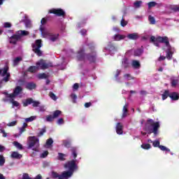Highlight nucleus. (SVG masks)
I'll return each instance as SVG.
<instances>
[{"label":"nucleus","mask_w":179,"mask_h":179,"mask_svg":"<svg viewBox=\"0 0 179 179\" xmlns=\"http://www.w3.org/2000/svg\"><path fill=\"white\" fill-rule=\"evenodd\" d=\"M71 152L73 159H76V157H78V152H76V149L72 148Z\"/></svg>","instance_id":"49530a36"},{"label":"nucleus","mask_w":179,"mask_h":179,"mask_svg":"<svg viewBox=\"0 0 179 179\" xmlns=\"http://www.w3.org/2000/svg\"><path fill=\"white\" fill-rule=\"evenodd\" d=\"M49 96L50 99H52V100H54V101H57V99H58L57 95H55V94H54L52 92H49Z\"/></svg>","instance_id":"4c0bfd02"},{"label":"nucleus","mask_w":179,"mask_h":179,"mask_svg":"<svg viewBox=\"0 0 179 179\" xmlns=\"http://www.w3.org/2000/svg\"><path fill=\"white\" fill-rule=\"evenodd\" d=\"M71 97L73 100V103H76V99H78V96H76V94H71Z\"/></svg>","instance_id":"864d4df0"},{"label":"nucleus","mask_w":179,"mask_h":179,"mask_svg":"<svg viewBox=\"0 0 179 179\" xmlns=\"http://www.w3.org/2000/svg\"><path fill=\"white\" fill-rule=\"evenodd\" d=\"M123 78H124V79H127V80H132L134 79H135V78L132 77V76H131V74L129 73H126L123 76Z\"/></svg>","instance_id":"e433bc0d"},{"label":"nucleus","mask_w":179,"mask_h":179,"mask_svg":"<svg viewBox=\"0 0 179 179\" xmlns=\"http://www.w3.org/2000/svg\"><path fill=\"white\" fill-rule=\"evenodd\" d=\"M11 157L13 159H22V155L17 153V152H13Z\"/></svg>","instance_id":"c85d7f7f"},{"label":"nucleus","mask_w":179,"mask_h":179,"mask_svg":"<svg viewBox=\"0 0 179 179\" xmlns=\"http://www.w3.org/2000/svg\"><path fill=\"white\" fill-rule=\"evenodd\" d=\"M23 92V88L20 86H17L13 90V92L11 94H8V92H5L4 94L6 95V97L8 99H16V96L20 94Z\"/></svg>","instance_id":"9d476101"},{"label":"nucleus","mask_w":179,"mask_h":179,"mask_svg":"<svg viewBox=\"0 0 179 179\" xmlns=\"http://www.w3.org/2000/svg\"><path fill=\"white\" fill-rule=\"evenodd\" d=\"M9 71V66L8 65L4 66L2 69H0V75L3 78L0 80V85H3V83H8L10 80V73L8 72Z\"/></svg>","instance_id":"20e7f679"},{"label":"nucleus","mask_w":179,"mask_h":179,"mask_svg":"<svg viewBox=\"0 0 179 179\" xmlns=\"http://www.w3.org/2000/svg\"><path fill=\"white\" fill-rule=\"evenodd\" d=\"M51 176H52V178L56 179V178H58V177H59V174H58V173L52 171L51 173Z\"/></svg>","instance_id":"79ce46f5"},{"label":"nucleus","mask_w":179,"mask_h":179,"mask_svg":"<svg viewBox=\"0 0 179 179\" xmlns=\"http://www.w3.org/2000/svg\"><path fill=\"white\" fill-rule=\"evenodd\" d=\"M141 148H142V149H144L145 150H149V149L152 148V145L149 143H143L141 145Z\"/></svg>","instance_id":"c756f323"},{"label":"nucleus","mask_w":179,"mask_h":179,"mask_svg":"<svg viewBox=\"0 0 179 179\" xmlns=\"http://www.w3.org/2000/svg\"><path fill=\"white\" fill-rule=\"evenodd\" d=\"M10 102L12 103L14 107H19V106H20L19 102L15 101V98H10Z\"/></svg>","instance_id":"7c9ffc66"},{"label":"nucleus","mask_w":179,"mask_h":179,"mask_svg":"<svg viewBox=\"0 0 179 179\" xmlns=\"http://www.w3.org/2000/svg\"><path fill=\"white\" fill-rule=\"evenodd\" d=\"M64 167L66 169V170H69V171L75 173L76 170H78V164H76V160L73 159L68 161L64 164Z\"/></svg>","instance_id":"1a4fd4ad"},{"label":"nucleus","mask_w":179,"mask_h":179,"mask_svg":"<svg viewBox=\"0 0 179 179\" xmlns=\"http://www.w3.org/2000/svg\"><path fill=\"white\" fill-rule=\"evenodd\" d=\"M170 91L169 90H166L162 95V100H166L167 97H170Z\"/></svg>","instance_id":"5701e85b"},{"label":"nucleus","mask_w":179,"mask_h":179,"mask_svg":"<svg viewBox=\"0 0 179 179\" xmlns=\"http://www.w3.org/2000/svg\"><path fill=\"white\" fill-rule=\"evenodd\" d=\"M88 47L91 52L86 55V59H87L90 64H94L97 58V54L94 51V46L93 44H88Z\"/></svg>","instance_id":"0eeeda50"},{"label":"nucleus","mask_w":179,"mask_h":179,"mask_svg":"<svg viewBox=\"0 0 179 179\" xmlns=\"http://www.w3.org/2000/svg\"><path fill=\"white\" fill-rule=\"evenodd\" d=\"M0 132L3 134V138H6V136H8V134L3 129H0Z\"/></svg>","instance_id":"052dcab7"},{"label":"nucleus","mask_w":179,"mask_h":179,"mask_svg":"<svg viewBox=\"0 0 179 179\" xmlns=\"http://www.w3.org/2000/svg\"><path fill=\"white\" fill-rule=\"evenodd\" d=\"M43 46V44L41 43V39H38L35 41V43H33L31 45L32 47V51L38 55V57H41L43 55V52L40 50V48Z\"/></svg>","instance_id":"6e6552de"},{"label":"nucleus","mask_w":179,"mask_h":179,"mask_svg":"<svg viewBox=\"0 0 179 179\" xmlns=\"http://www.w3.org/2000/svg\"><path fill=\"white\" fill-rule=\"evenodd\" d=\"M62 177L64 179L71 178L73 176V172L71 171H65L62 173Z\"/></svg>","instance_id":"2eb2a0df"},{"label":"nucleus","mask_w":179,"mask_h":179,"mask_svg":"<svg viewBox=\"0 0 179 179\" xmlns=\"http://www.w3.org/2000/svg\"><path fill=\"white\" fill-rule=\"evenodd\" d=\"M36 120L35 116H31L30 117H27L25 119L26 122H31V121H34Z\"/></svg>","instance_id":"09e8293b"},{"label":"nucleus","mask_w":179,"mask_h":179,"mask_svg":"<svg viewBox=\"0 0 179 179\" xmlns=\"http://www.w3.org/2000/svg\"><path fill=\"white\" fill-rule=\"evenodd\" d=\"M124 126H122V123L118 122L116 124V134L117 135H122L124 134Z\"/></svg>","instance_id":"4468645a"},{"label":"nucleus","mask_w":179,"mask_h":179,"mask_svg":"<svg viewBox=\"0 0 179 179\" xmlns=\"http://www.w3.org/2000/svg\"><path fill=\"white\" fill-rule=\"evenodd\" d=\"M120 24H121L122 27H125V26H127V24H128V22L125 21V20H124V18H122V20L120 21Z\"/></svg>","instance_id":"3c124183"},{"label":"nucleus","mask_w":179,"mask_h":179,"mask_svg":"<svg viewBox=\"0 0 179 179\" xmlns=\"http://www.w3.org/2000/svg\"><path fill=\"white\" fill-rule=\"evenodd\" d=\"M150 43H153L156 47H160L159 43H161L165 44L166 47L168 48H170V41L167 36H158L156 38L155 36H152L150 38Z\"/></svg>","instance_id":"f03ea898"},{"label":"nucleus","mask_w":179,"mask_h":179,"mask_svg":"<svg viewBox=\"0 0 179 179\" xmlns=\"http://www.w3.org/2000/svg\"><path fill=\"white\" fill-rule=\"evenodd\" d=\"M171 10H173V12H179V6H175L172 7Z\"/></svg>","instance_id":"bf43d9fd"},{"label":"nucleus","mask_w":179,"mask_h":179,"mask_svg":"<svg viewBox=\"0 0 179 179\" xmlns=\"http://www.w3.org/2000/svg\"><path fill=\"white\" fill-rule=\"evenodd\" d=\"M38 79H48V75L45 74V73H39L37 75Z\"/></svg>","instance_id":"2f4dec72"},{"label":"nucleus","mask_w":179,"mask_h":179,"mask_svg":"<svg viewBox=\"0 0 179 179\" xmlns=\"http://www.w3.org/2000/svg\"><path fill=\"white\" fill-rule=\"evenodd\" d=\"M20 61H23V59L22 57H16L13 60V66H17V65H19V63L20 62Z\"/></svg>","instance_id":"bb28decb"},{"label":"nucleus","mask_w":179,"mask_h":179,"mask_svg":"<svg viewBox=\"0 0 179 179\" xmlns=\"http://www.w3.org/2000/svg\"><path fill=\"white\" fill-rule=\"evenodd\" d=\"M134 8H136V9L141 8V6H142V1H136L134 3Z\"/></svg>","instance_id":"f704fd0d"},{"label":"nucleus","mask_w":179,"mask_h":179,"mask_svg":"<svg viewBox=\"0 0 179 179\" xmlns=\"http://www.w3.org/2000/svg\"><path fill=\"white\" fill-rule=\"evenodd\" d=\"M33 103V99L28 98L25 100V101L22 102L23 107H27L29 104H32Z\"/></svg>","instance_id":"b1692460"},{"label":"nucleus","mask_w":179,"mask_h":179,"mask_svg":"<svg viewBox=\"0 0 179 179\" xmlns=\"http://www.w3.org/2000/svg\"><path fill=\"white\" fill-rule=\"evenodd\" d=\"M148 5L149 9H150V8H155V6H156V5H157V3H156L155 1H150L148 3Z\"/></svg>","instance_id":"37998d69"},{"label":"nucleus","mask_w":179,"mask_h":179,"mask_svg":"<svg viewBox=\"0 0 179 179\" xmlns=\"http://www.w3.org/2000/svg\"><path fill=\"white\" fill-rule=\"evenodd\" d=\"M159 149H160V150H162V152H170V149L167 148L164 145H159Z\"/></svg>","instance_id":"a19ab883"},{"label":"nucleus","mask_w":179,"mask_h":179,"mask_svg":"<svg viewBox=\"0 0 179 179\" xmlns=\"http://www.w3.org/2000/svg\"><path fill=\"white\" fill-rule=\"evenodd\" d=\"M25 26L26 27H31V22H30V21H26Z\"/></svg>","instance_id":"774afa93"},{"label":"nucleus","mask_w":179,"mask_h":179,"mask_svg":"<svg viewBox=\"0 0 179 179\" xmlns=\"http://www.w3.org/2000/svg\"><path fill=\"white\" fill-rule=\"evenodd\" d=\"M86 33H87V31L85 29H83L80 30V34L82 36H86Z\"/></svg>","instance_id":"e2e57ef3"},{"label":"nucleus","mask_w":179,"mask_h":179,"mask_svg":"<svg viewBox=\"0 0 179 179\" xmlns=\"http://www.w3.org/2000/svg\"><path fill=\"white\" fill-rule=\"evenodd\" d=\"M13 145H14V146H15V148H17V149H19L20 150H22L23 145L22 144H20V143H19L17 141H14Z\"/></svg>","instance_id":"473e14b6"},{"label":"nucleus","mask_w":179,"mask_h":179,"mask_svg":"<svg viewBox=\"0 0 179 179\" xmlns=\"http://www.w3.org/2000/svg\"><path fill=\"white\" fill-rule=\"evenodd\" d=\"M152 146H154V148H159L160 146V141H155L152 142Z\"/></svg>","instance_id":"de8ad7c7"},{"label":"nucleus","mask_w":179,"mask_h":179,"mask_svg":"<svg viewBox=\"0 0 179 179\" xmlns=\"http://www.w3.org/2000/svg\"><path fill=\"white\" fill-rule=\"evenodd\" d=\"M47 18H45V17H43V18H42V20H41V24L42 25H44V24H45L46 23H47Z\"/></svg>","instance_id":"680f3d73"},{"label":"nucleus","mask_w":179,"mask_h":179,"mask_svg":"<svg viewBox=\"0 0 179 179\" xmlns=\"http://www.w3.org/2000/svg\"><path fill=\"white\" fill-rule=\"evenodd\" d=\"M52 143H54V141L52 140V138H49L46 141L47 146H51L52 145Z\"/></svg>","instance_id":"8fccbe9b"},{"label":"nucleus","mask_w":179,"mask_h":179,"mask_svg":"<svg viewBox=\"0 0 179 179\" xmlns=\"http://www.w3.org/2000/svg\"><path fill=\"white\" fill-rule=\"evenodd\" d=\"M5 164V158L3 155H0V166H3Z\"/></svg>","instance_id":"603ef678"},{"label":"nucleus","mask_w":179,"mask_h":179,"mask_svg":"<svg viewBox=\"0 0 179 179\" xmlns=\"http://www.w3.org/2000/svg\"><path fill=\"white\" fill-rule=\"evenodd\" d=\"M54 120H55V119L53 115H50L46 117V121L48 122H52V121H54Z\"/></svg>","instance_id":"58836bf2"},{"label":"nucleus","mask_w":179,"mask_h":179,"mask_svg":"<svg viewBox=\"0 0 179 179\" xmlns=\"http://www.w3.org/2000/svg\"><path fill=\"white\" fill-rule=\"evenodd\" d=\"M3 27L6 28V29H9L10 27H12V24H10V22H5L3 24Z\"/></svg>","instance_id":"4d7b16f0"},{"label":"nucleus","mask_w":179,"mask_h":179,"mask_svg":"<svg viewBox=\"0 0 179 179\" xmlns=\"http://www.w3.org/2000/svg\"><path fill=\"white\" fill-rule=\"evenodd\" d=\"M24 36H29V31L24 30L17 31L15 34L9 38L10 44H13L14 45H16L19 40H21L22 37Z\"/></svg>","instance_id":"7ed1b4c3"},{"label":"nucleus","mask_w":179,"mask_h":179,"mask_svg":"<svg viewBox=\"0 0 179 179\" xmlns=\"http://www.w3.org/2000/svg\"><path fill=\"white\" fill-rule=\"evenodd\" d=\"M169 97L170 99H171V100H173V101H176L179 99V94L178 92H173L170 94Z\"/></svg>","instance_id":"f3484780"},{"label":"nucleus","mask_w":179,"mask_h":179,"mask_svg":"<svg viewBox=\"0 0 179 179\" xmlns=\"http://www.w3.org/2000/svg\"><path fill=\"white\" fill-rule=\"evenodd\" d=\"M166 58H167V59L169 60L173 58V52L171 51L166 52Z\"/></svg>","instance_id":"ea45409f"},{"label":"nucleus","mask_w":179,"mask_h":179,"mask_svg":"<svg viewBox=\"0 0 179 179\" xmlns=\"http://www.w3.org/2000/svg\"><path fill=\"white\" fill-rule=\"evenodd\" d=\"M143 54V49L142 48H138L134 50V57H141Z\"/></svg>","instance_id":"aec40b11"},{"label":"nucleus","mask_w":179,"mask_h":179,"mask_svg":"<svg viewBox=\"0 0 179 179\" xmlns=\"http://www.w3.org/2000/svg\"><path fill=\"white\" fill-rule=\"evenodd\" d=\"M37 87V85L34 82H29L26 84V89L28 90H34Z\"/></svg>","instance_id":"dca6fc26"},{"label":"nucleus","mask_w":179,"mask_h":179,"mask_svg":"<svg viewBox=\"0 0 179 179\" xmlns=\"http://www.w3.org/2000/svg\"><path fill=\"white\" fill-rule=\"evenodd\" d=\"M63 144L65 148H71V141H64Z\"/></svg>","instance_id":"a18cd8bd"},{"label":"nucleus","mask_w":179,"mask_h":179,"mask_svg":"<svg viewBox=\"0 0 179 179\" xmlns=\"http://www.w3.org/2000/svg\"><path fill=\"white\" fill-rule=\"evenodd\" d=\"M73 89L74 90H78L79 89V84L78 83H75L73 86Z\"/></svg>","instance_id":"0e129e2a"},{"label":"nucleus","mask_w":179,"mask_h":179,"mask_svg":"<svg viewBox=\"0 0 179 179\" xmlns=\"http://www.w3.org/2000/svg\"><path fill=\"white\" fill-rule=\"evenodd\" d=\"M133 68H135V69H139L141 68V63L138 62V60H134L131 64Z\"/></svg>","instance_id":"a878e982"},{"label":"nucleus","mask_w":179,"mask_h":179,"mask_svg":"<svg viewBox=\"0 0 179 179\" xmlns=\"http://www.w3.org/2000/svg\"><path fill=\"white\" fill-rule=\"evenodd\" d=\"M40 146V141L38 138L36 136H29V141H28V149L33 148V150L35 152H37V149H38Z\"/></svg>","instance_id":"423d86ee"},{"label":"nucleus","mask_w":179,"mask_h":179,"mask_svg":"<svg viewBox=\"0 0 179 179\" xmlns=\"http://www.w3.org/2000/svg\"><path fill=\"white\" fill-rule=\"evenodd\" d=\"M128 59H124V61L123 62V65L124 66V68H128Z\"/></svg>","instance_id":"338daca9"},{"label":"nucleus","mask_w":179,"mask_h":179,"mask_svg":"<svg viewBox=\"0 0 179 179\" xmlns=\"http://www.w3.org/2000/svg\"><path fill=\"white\" fill-rule=\"evenodd\" d=\"M61 114H62V112L59 110H57L53 112L52 116L55 119V118H58L59 117V115H61Z\"/></svg>","instance_id":"72a5a7b5"},{"label":"nucleus","mask_w":179,"mask_h":179,"mask_svg":"<svg viewBox=\"0 0 179 179\" xmlns=\"http://www.w3.org/2000/svg\"><path fill=\"white\" fill-rule=\"evenodd\" d=\"M40 31L43 38H49L52 43L57 41L58 37H59V34H52L48 31H45L43 27H41Z\"/></svg>","instance_id":"39448f33"},{"label":"nucleus","mask_w":179,"mask_h":179,"mask_svg":"<svg viewBox=\"0 0 179 179\" xmlns=\"http://www.w3.org/2000/svg\"><path fill=\"white\" fill-rule=\"evenodd\" d=\"M38 70V66H30L28 68V72H31V73H35Z\"/></svg>","instance_id":"412c9836"},{"label":"nucleus","mask_w":179,"mask_h":179,"mask_svg":"<svg viewBox=\"0 0 179 179\" xmlns=\"http://www.w3.org/2000/svg\"><path fill=\"white\" fill-rule=\"evenodd\" d=\"M178 83H179L178 79H171V86L172 87H176Z\"/></svg>","instance_id":"cd10ccee"},{"label":"nucleus","mask_w":179,"mask_h":179,"mask_svg":"<svg viewBox=\"0 0 179 179\" xmlns=\"http://www.w3.org/2000/svg\"><path fill=\"white\" fill-rule=\"evenodd\" d=\"M57 124L59 125H62V124H64V118H59L58 120H57Z\"/></svg>","instance_id":"69168bd1"},{"label":"nucleus","mask_w":179,"mask_h":179,"mask_svg":"<svg viewBox=\"0 0 179 179\" xmlns=\"http://www.w3.org/2000/svg\"><path fill=\"white\" fill-rule=\"evenodd\" d=\"M148 20H149L150 24H156V20L155 19V17H153L152 15H149Z\"/></svg>","instance_id":"c9c22d12"},{"label":"nucleus","mask_w":179,"mask_h":179,"mask_svg":"<svg viewBox=\"0 0 179 179\" xmlns=\"http://www.w3.org/2000/svg\"><path fill=\"white\" fill-rule=\"evenodd\" d=\"M48 13H52L56 16L65 17L66 13L62 8H52L49 10Z\"/></svg>","instance_id":"9b49d317"},{"label":"nucleus","mask_w":179,"mask_h":179,"mask_svg":"<svg viewBox=\"0 0 179 179\" xmlns=\"http://www.w3.org/2000/svg\"><path fill=\"white\" fill-rule=\"evenodd\" d=\"M47 132V130L45 129V127H43L41 131L38 134V136H43V135H44V134H45Z\"/></svg>","instance_id":"c03bdc74"},{"label":"nucleus","mask_w":179,"mask_h":179,"mask_svg":"<svg viewBox=\"0 0 179 179\" xmlns=\"http://www.w3.org/2000/svg\"><path fill=\"white\" fill-rule=\"evenodd\" d=\"M47 156H48V152L46 150V151H44L41 155V157L42 159H45V157H47Z\"/></svg>","instance_id":"5fc2aeb1"},{"label":"nucleus","mask_w":179,"mask_h":179,"mask_svg":"<svg viewBox=\"0 0 179 179\" xmlns=\"http://www.w3.org/2000/svg\"><path fill=\"white\" fill-rule=\"evenodd\" d=\"M85 58H86L85 49H80V50L78 52L77 59L78 61H85Z\"/></svg>","instance_id":"ddd939ff"},{"label":"nucleus","mask_w":179,"mask_h":179,"mask_svg":"<svg viewBox=\"0 0 179 179\" xmlns=\"http://www.w3.org/2000/svg\"><path fill=\"white\" fill-rule=\"evenodd\" d=\"M37 66H41V69H48V68H52V63H46L43 59L36 63Z\"/></svg>","instance_id":"f8f14e48"},{"label":"nucleus","mask_w":179,"mask_h":179,"mask_svg":"<svg viewBox=\"0 0 179 179\" xmlns=\"http://www.w3.org/2000/svg\"><path fill=\"white\" fill-rule=\"evenodd\" d=\"M160 128V122H155L152 119H148L146 121L145 127L143 128V131L145 132L141 131V134L145 136L147 134L150 135V134H154L155 136L159 135V129Z\"/></svg>","instance_id":"f257e3e1"},{"label":"nucleus","mask_w":179,"mask_h":179,"mask_svg":"<svg viewBox=\"0 0 179 179\" xmlns=\"http://www.w3.org/2000/svg\"><path fill=\"white\" fill-rule=\"evenodd\" d=\"M124 38H125V36L121 35L120 34H115L114 36L115 41H120V40H124Z\"/></svg>","instance_id":"4be33fe9"},{"label":"nucleus","mask_w":179,"mask_h":179,"mask_svg":"<svg viewBox=\"0 0 179 179\" xmlns=\"http://www.w3.org/2000/svg\"><path fill=\"white\" fill-rule=\"evenodd\" d=\"M16 124H17V121H13L9 122L7 125L8 127H15V125H16Z\"/></svg>","instance_id":"13d9d810"},{"label":"nucleus","mask_w":179,"mask_h":179,"mask_svg":"<svg viewBox=\"0 0 179 179\" xmlns=\"http://www.w3.org/2000/svg\"><path fill=\"white\" fill-rule=\"evenodd\" d=\"M32 106L34 107H38V106H40V101H34L33 100Z\"/></svg>","instance_id":"6e6d98bb"},{"label":"nucleus","mask_w":179,"mask_h":179,"mask_svg":"<svg viewBox=\"0 0 179 179\" xmlns=\"http://www.w3.org/2000/svg\"><path fill=\"white\" fill-rule=\"evenodd\" d=\"M127 115H128V103H126L123 106L122 117L125 118V117H127Z\"/></svg>","instance_id":"a211bd4d"},{"label":"nucleus","mask_w":179,"mask_h":179,"mask_svg":"<svg viewBox=\"0 0 179 179\" xmlns=\"http://www.w3.org/2000/svg\"><path fill=\"white\" fill-rule=\"evenodd\" d=\"M127 38L129 40H138L139 36L136 33H133L127 35Z\"/></svg>","instance_id":"6ab92c4d"},{"label":"nucleus","mask_w":179,"mask_h":179,"mask_svg":"<svg viewBox=\"0 0 179 179\" xmlns=\"http://www.w3.org/2000/svg\"><path fill=\"white\" fill-rule=\"evenodd\" d=\"M65 157H66V155H65L62 152L58 153L57 159H58V160H60V162H65V160H66Z\"/></svg>","instance_id":"393cba45"}]
</instances>
